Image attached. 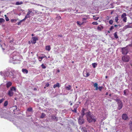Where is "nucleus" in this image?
<instances>
[{"mask_svg":"<svg viewBox=\"0 0 132 132\" xmlns=\"http://www.w3.org/2000/svg\"><path fill=\"white\" fill-rule=\"evenodd\" d=\"M103 88V87L102 86H99L98 87V89L100 91H101L102 90V89Z\"/></svg>","mask_w":132,"mask_h":132,"instance_id":"3c124183","label":"nucleus"},{"mask_svg":"<svg viewBox=\"0 0 132 132\" xmlns=\"http://www.w3.org/2000/svg\"><path fill=\"white\" fill-rule=\"evenodd\" d=\"M86 109L84 108H83L81 111V116H80L78 120V123L80 125L83 124L84 122V120L83 118L84 116L85 115Z\"/></svg>","mask_w":132,"mask_h":132,"instance_id":"20e7f679","label":"nucleus"},{"mask_svg":"<svg viewBox=\"0 0 132 132\" xmlns=\"http://www.w3.org/2000/svg\"><path fill=\"white\" fill-rule=\"evenodd\" d=\"M51 47L50 45H47L46 46V50L49 51L51 50Z\"/></svg>","mask_w":132,"mask_h":132,"instance_id":"4be33fe9","label":"nucleus"},{"mask_svg":"<svg viewBox=\"0 0 132 132\" xmlns=\"http://www.w3.org/2000/svg\"><path fill=\"white\" fill-rule=\"evenodd\" d=\"M65 87L66 89L68 90H69L71 89L72 87L70 85H68V86H67L65 85Z\"/></svg>","mask_w":132,"mask_h":132,"instance_id":"a211bd4d","label":"nucleus"},{"mask_svg":"<svg viewBox=\"0 0 132 132\" xmlns=\"http://www.w3.org/2000/svg\"><path fill=\"white\" fill-rule=\"evenodd\" d=\"M20 58L18 56V53L16 52H14L11 54L9 62L13 64L20 63Z\"/></svg>","mask_w":132,"mask_h":132,"instance_id":"f03ea898","label":"nucleus"},{"mask_svg":"<svg viewBox=\"0 0 132 132\" xmlns=\"http://www.w3.org/2000/svg\"><path fill=\"white\" fill-rule=\"evenodd\" d=\"M103 28V27L102 26H99L97 27V29L101 31Z\"/></svg>","mask_w":132,"mask_h":132,"instance_id":"c756f323","label":"nucleus"},{"mask_svg":"<svg viewBox=\"0 0 132 132\" xmlns=\"http://www.w3.org/2000/svg\"><path fill=\"white\" fill-rule=\"evenodd\" d=\"M14 94V93L13 92L9 90L8 92L7 95L10 97L12 96Z\"/></svg>","mask_w":132,"mask_h":132,"instance_id":"f3484780","label":"nucleus"},{"mask_svg":"<svg viewBox=\"0 0 132 132\" xmlns=\"http://www.w3.org/2000/svg\"><path fill=\"white\" fill-rule=\"evenodd\" d=\"M94 87H96L95 90H97L98 89V84L97 83H95L94 84Z\"/></svg>","mask_w":132,"mask_h":132,"instance_id":"5701e85b","label":"nucleus"},{"mask_svg":"<svg viewBox=\"0 0 132 132\" xmlns=\"http://www.w3.org/2000/svg\"><path fill=\"white\" fill-rule=\"evenodd\" d=\"M114 26V27H117V25H115Z\"/></svg>","mask_w":132,"mask_h":132,"instance_id":"0e129e2a","label":"nucleus"},{"mask_svg":"<svg viewBox=\"0 0 132 132\" xmlns=\"http://www.w3.org/2000/svg\"><path fill=\"white\" fill-rule=\"evenodd\" d=\"M25 20H24V19H23V20L20 21V22L21 23L23 21H24Z\"/></svg>","mask_w":132,"mask_h":132,"instance_id":"4d7b16f0","label":"nucleus"},{"mask_svg":"<svg viewBox=\"0 0 132 132\" xmlns=\"http://www.w3.org/2000/svg\"><path fill=\"white\" fill-rule=\"evenodd\" d=\"M12 83L10 81L7 82L6 84V86L7 88H9L11 86Z\"/></svg>","mask_w":132,"mask_h":132,"instance_id":"dca6fc26","label":"nucleus"},{"mask_svg":"<svg viewBox=\"0 0 132 132\" xmlns=\"http://www.w3.org/2000/svg\"><path fill=\"white\" fill-rule=\"evenodd\" d=\"M4 99L2 98L0 100V104L2 103L3 101L4 100Z\"/></svg>","mask_w":132,"mask_h":132,"instance_id":"09e8293b","label":"nucleus"},{"mask_svg":"<svg viewBox=\"0 0 132 132\" xmlns=\"http://www.w3.org/2000/svg\"><path fill=\"white\" fill-rule=\"evenodd\" d=\"M8 101H5L4 104H3V106L4 107H6L7 106V105L8 104Z\"/></svg>","mask_w":132,"mask_h":132,"instance_id":"bb28decb","label":"nucleus"},{"mask_svg":"<svg viewBox=\"0 0 132 132\" xmlns=\"http://www.w3.org/2000/svg\"><path fill=\"white\" fill-rule=\"evenodd\" d=\"M16 89L15 87L12 86L10 88V90L12 92L14 91L15 92H16Z\"/></svg>","mask_w":132,"mask_h":132,"instance_id":"aec40b11","label":"nucleus"},{"mask_svg":"<svg viewBox=\"0 0 132 132\" xmlns=\"http://www.w3.org/2000/svg\"><path fill=\"white\" fill-rule=\"evenodd\" d=\"M15 74L14 70L10 67L7 68L5 70L1 71L0 72V75L1 76L11 78H15L16 77Z\"/></svg>","mask_w":132,"mask_h":132,"instance_id":"f257e3e1","label":"nucleus"},{"mask_svg":"<svg viewBox=\"0 0 132 132\" xmlns=\"http://www.w3.org/2000/svg\"><path fill=\"white\" fill-rule=\"evenodd\" d=\"M124 29H126V28H128L127 27V25H126V26H125L124 28Z\"/></svg>","mask_w":132,"mask_h":132,"instance_id":"13d9d810","label":"nucleus"},{"mask_svg":"<svg viewBox=\"0 0 132 132\" xmlns=\"http://www.w3.org/2000/svg\"><path fill=\"white\" fill-rule=\"evenodd\" d=\"M33 112L32 109L31 107L28 108L27 110L26 113L27 115H28V112Z\"/></svg>","mask_w":132,"mask_h":132,"instance_id":"2eb2a0df","label":"nucleus"},{"mask_svg":"<svg viewBox=\"0 0 132 132\" xmlns=\"http://www.w3.org/2000/svg\"><path fill=\"white\" fill-rule=\"evenodd\" d=\"M92 65L93 67L95 68L96 66L97 65V64L96 63H92Z\"/></svg>","mask_w":132,"mask_h":132,"instance_id":"7c9ffc66","label":"nucleus"},{"mask_svg":"<svg viewBox=\"0 0 132 132\" xmlns=\"http://www.w3.org/2000/svg\"><path fill=\"white\" fill-rule=\"evenodd\" d=\"M16 20L12 19L11 20V21L12 22L15 23L16 21Z\"/></svg>","mask_w":132,"mask_h":132,"instance_id":"8fccbe9b","label":"nucleus"},{"mask_svg":"<svg viewBox=\"0 0 132 132\" xmlns=\"http://www.w3.org/2000/svg\"><path fill=\"white\" fill-rule=\"evenodd\" d=\"M9 115L4 112H0V116L1 118L9 119Z\"/></svg>","mask_w":132,"mask_h":132,"instance_id":"423d86ee","label":"nucleus"},{"mask_svg":"<svg viewBox=\"0 0 132 132\" xmlns=\"http://www.w3.org/2000/svg\"><path fill=\"white\" fill-rule=\"evenodd\" d=\"M5 88V85L3 84H2L0 85V89L3 91H4Z\"/></svg>","mask_w":132,"mask_h":132,"instance_id":"ddd939ff","label":"nucleus"},{"mask_svg":"<svg viewBox=\"0 0 132 132\" xmlns=\"http://www.w3.org/2000/svg\"><path fill=\"white\" fill-rule=\"evenodd\" d=\"M115 100L117 102L118 105V109L119 110L121 109L122 107V104L121 101L119 99H116Z\"/></svg>","mask_w":132,"mask_h":132,"instance_id":"0eeeda50","label":"nucleus"},{"mask_svg":"<svg viewBox=\"0 0 132 132\" xmlns=\"http://www.w3.org/2000/svg\"><path fill=\"white\" fill-rule=\"evenodd\" d=\"M127 89H125L124 90V95H126V92H127Z\"/></svg>","mask_w":132,"mask_h":132,"instance_id":"de8ad7c7","label":"nucleus"},{"mask_svg":"<svg viewBox=\"0 0 132 132\" xmlns=\"http://www.w3.org/2000/svg\"><path fill=\"white\" fill-rule=\"evenodd\" d=\"M3 42H0V47L2 48L3 52L4 54H9V50L6 49L7 48V46L6 43H3Z\"/></svg>","mask_w":132,"mask_h":132,"instance_id":"39448f33","label":"nucleus"},{"mask_svg":"<svg viewBox=\"0 0 132 132\" xmlns=\"http://www.w3.org/2000/svg\"><path fill=\"white\" fill-rule=\"evenodd\" d=\"M57 87H58V82H57L56 84L54 85L53 86V88H55Z\"/></svg>","mask_w":132,"mask_h":132,"instance_id":"ea45409f","label":"nucleus"},{"mask_svg":"<svg viewBox=\"0 0 132 132\" xmlns=\"http://www.w3.org/2000/svg\"><path fill=\"white\" fill-rule=\"evenodd\" d=\"M29 43V44H30L31 43H32V44H35L36 42H28Z\"/></svg>","mask_w":132,"mask_h":132,"instance_id":"603ef678","label":"nucleus"},{"mask_svg":"<svg viewBox=\"0 0 132 132\" xmlns=\"http://www.w3.org/2000/svg\"><path fill=\"white\" fill-rule=\"evenodd\" d=\"M30 17V16H29V13H27L26 15L25 16L24 19L25 20L27 18H29Z\"/></svg>","mask_w":132,"mask_h":132,"instance_id":"cd10ccee","label":"nucleus"},{"mask_svg":"<svg viewBox=\"0 0 132 132\" xmlns=\"http://www.w3.org/2000/svg\"><path fill=\"white\" fill-rule=\"evenodd\" d=\"M46 116V114L44 113H42L41 114L40 118L41 119H43Z\"/></svg>","mask_w":132,"mask_h":132,"instance_id":"a878e982","label":"nucleus"},{"mask_svg":"<svg viewBox=\"0 0 132 132\" xmlns=\"http://www.w3.org/2000/svg\"><path fill=\"white\" fill-rule=\"evenodd\" d=\"M5 19L7 21H9V20L8 17L6 16V15H5Z\"/></svg>","mask_w":132,"mask_h":132,"instance_id":"e433bc0d","label":"nucleus"},{"mask_svg":"<svg viewBox=\"0 0 132 132\" xmlns=\"http://www.w3.org/2000/svg\"><path fill=\"white\" fill-rule=\"evenodd\" d=\"M114 36L116 38H118V37L117 35V32H115L114 33Z\"/></svg>","mask_w":132,"mask_h":132,"instance_id":"4c0bfd02","label":"nucleus"},{"mask_svg":"<svg viewBox=\"0 0 132 132\" xmlns=\"http://www.w3.org/2000/svg\"><path fill=\"white\" fill-rule=\"evenodd\" d=\"M122 50V53L123 54H126L128 52V50L126 48H123Z\"/></svg>","mask_w":132,"mask_h":132,"instance_id":"4468645a","label":"nucleus"},{"mask_svg":"<svg viewBox=\"0 0 132 132\" xmlns=\"http://www.w3.org/2000/svg\"><path fill=\"white\" fill-rule=\"evenodd\" d=\"M46 56L44 54H43L41 56H38V58L39 60V61L40 62H41L42 61V60L44 57H46Z\"/></svg>","mask_w":132,"mask_h":132,"instance_id":"9b49d317","label":"nucleus"},{"mask_svg":"<svg viewBox=\"0 0 132 132\" xmlns=\"http://www.w3.org/2000/svg\"><path fill=\"white\" fill-rule=\"evenodd\" d=\"M81 130L83 132H87L86 129L85 127H83L82 128Z\"/></svg>","mask_w":132,"mask_h":132,"instance_id":"c85d7f7f","label":"nucleus"},{"mask_svg":"<svg viewBox=\"0 0 132 132\" xmlns=\"http://www.w3.org/2000/svg\"><path fill=\"white\" fill-rule=\"evenodd\" d=\"M77 23L78 25L80 26L82 25L83 23L79 21H77Z\"/></svg>","mask_w":132,"mask_h":132,"instance_id":"c9c22d12","label":"nucleus"},{"mask_svg":"<svg viewBox=\"0 0 132 132\" xmlns=\"http://www.w3.org/2000/svg\"><path fill=\"white\" fill-rule=\"evenodd\" d=\"M123 18V21L125 22H126L127 21V18L126 17H125V18Z\"/></svg>","mask_w":132,"mask_h":132,"instance_id":"79ce46f5","label":"nucleus"},{"mask_svg":"<svg viewBox=\"0 0 132 132\" xmlns=\"http://www.w3.org/2000/svg\"><path fill=\"white\" fill-rule=\"evenodd\" d=\"M13 45H14V42H9L7 47H9L10 51L11 50H13L15 49V48L13 46Z\"/></svg>","mask_w":132,"mask_h":132,"instance_id":"6e6552de","label":"nucleus"},{"mask_svg":"<svg viewBox=\"0 0 132 132\" xmlns=\"http://www.w3.org/2000/svg\"><path fill=\"white\" fill-rule=\"evenodd\" d=\"M126 16V14L125 13H123L121 17L122 18H123L126 17L125 16Z\"/></svg>","mask_w":132,"mask_h":132,"instance_id":"473e14b6","label":"nucleus"},{"mask_svg":"<svg viewBox=\"0 0 132 132\" xmlns=\"http://www.w3.org/2000/svg\"><path fill=\"white\" fill-rule=\"evenodd\" d=\"M31 36H34V34H32L31 35Z\"/></svg>","mask_w":132,"mask_h":132,"instance_id":"e2e57ef3","label":"nucleus"},{"mask_svg":"<svg viewBox=\"0 0 132 132\" xmlns=\"http://www.w3.org/2000/svg\"><path fill=\"white\" fill-rule=\"evenodd\" d=\"M127 26L128 28L132 27V26H130V25L129 24L127 25Z\"/></svg>","mask_w":132,"mask_h":132,"instance_id":"5fc2aeb1","label":"nucleus"},{"mask_svg":"<svg viewBox=\"0 0 132 132\" xmlns=\"http://www.w3.org/2000/svg\"><path fill=\"white\" fill-rule=\"evenodd\" d=\"M13 113L14 114H18V113L17 112H19L20 111V109L19 108H18L17 106L16 105H14L13 107Z\"/></svg>","mask_w":132,"mask_h":132,"instance_id":"1a4fd4ad","label":"nucleus"},{"mask_svg":"<svg viewBox=\"0 0 132 132\" xmlns=\"http://www.w3.org/2000/svg\"><path fill=\"white\" fill-rule=\"evenodd\" d=\"M31 39L33 41H36L38 40V37L36 36H35L32 37Z\"/></svg>","mask_w":132,"mask_h":132,"instance_id":"b1692460","label":"nucleus"},{"mask_svg":"<svg viewBox=\"0 0 132 132\" xmlns=\"http://www.w3.org/2000/svg\"><path fill=\"white\" fill-rule=\"evenodd\" d=\"M118 16H116L115 18V21L116 22H118Z\"/></svg>","mask_w":132,"mask_h":132,"instance_id":"c03bdc74","label":"nucleus"},{"mask_svg":"<svg viewBox=\"0 0 132 132\" xmlns=\"http://www.w3.org/2000/svg\"><path fill=\"white\" fill-rule=\"evenodd\" d=\"M113 20H111L109 21V23L110 24H113Z\"/></svg>","mask_w":132,"mask_h":132,"instance_id":"37998d69","label":"nucleus"},{"mask_svg":"<svg viewBox=\"0 0 132 132\" xmlns=\"http://www.w3.org/2000/svg\"><path fill=\"white\" fill-rule=\"evenodd\" d=\"M51 118L53 120L57 121V117L54 116H52L51 117Z\"/></svg>","mask_w":132,"mask_h":132,"instance_id":"393cba45","label":"nucleus"},{"mask_svg":"<svg viewBox=\"0 0 132 132\" xmlns=\"http://www.w3.org/2000/svg\"><path fill=\"white\" fill-rule=\"evenodd\" d=\"M82 19L83 21L85 20H86V18H83Z\"/></svg>","mask_w":132,"mask_h":132,"instance_id":"680f3d73","label":"nucleus"},{"mask_svg":"<svg viewBox=\"0 0 132 132\" xmlns=\"http://www.w3.org/2000/svg\"><path fill=\"white\" fill-rule=\"evenodd\" d=\"M114 28V27L113 26H111L110 28V30H111Z\"/></svg>","mask_w":132,"mask_h":132,"instance_id":"864d4df0","label":"nucleus"},{"mask_svg":"<svg viewBox=\"0 0 132 132\" xmlns=\"http://www.w3.org/2000/svg\"><path fill=\"white\" fill-rule=\"evenodd\" d=\"M45 86L46 87H48L50 85V84L48 82H45Z\"/></svg>","mask_w":132,"mask_h":132,"instance_id":"a19ab883","label":"nucleus"},{"mask_svg":"<svg viewBox=\"0 0 132 132\" xmlns=\"http://www.w3.org/2000/svg\"><path fill=\"white\" fill-rule=\"evenodd\" d=\"M17 24L18 25H20L21 24V23L20 22H18V23H17Z\"/></svg>","mask_w":132,"mask_h":132,"instance_id":"bf43d9fd","label":"nucleus"},{"mask_svg":"<svg viewBox=\"0 0 132 132\" xmlns=\"http://www.w3.org/2000/svg\"><path fill=\"white\" fill-rule=\"evenodd\" d=\"M85 114L86 115L87 120L88 122L89 123L93 122H96V119L95 117L89 111H87L86 110L85 113Z\"/></svg>","mask_w":132,"mask_h":132,"instance_id":"7ed1b4c3","label":"nucleus"},{"mask_svg":"<svg viewBox=\"0 0 132 132\" xmlns=\"http://www.w3.org/2000/svg\"><path fill=\"white\" fill-rule=\"evenodd\" d=\"M22 72L24 74H27L28 72V70L26 69L23 68L22 69Z\"/></svg>","mask_w":132,"mask_h":132,"instance_id":"412c9836","label":"nucleus"},{"mask_svg":"<svg viewBox=\"0 0 132 132\" xmlns=\"http://www.w3.org/2000/svg\"><path fill=\"white\" fill-rule=\"evenodd\" d=\"M61 19V17L60 16H58V19Z\"/></svg>","mask_w":132,"mask_h":132,"instance_id":"69168bd1","label":"nucleus"},{"mask_svg":"<svg viewBox=\"0 0 132 132\" xmlns=\"http://www.w3.org/2000/svg\"><path fill=\"white\" fill-rule=\"evenodd\" d=\"M41 66L42 67V68L43 69H45L46 68V67L44 65V64L43 63L41 65Z\"/></svg>","mask_w":132,"mask_h":132,"instance_id":"72a5a7b5","label":"nucleus"},{"mask_svg":"<svg viewBox=\"0 0 132 132\" xmlns=\"http://www.w3.org/2000/svg\"><path fill=\"white\" fill-rule=\"evenodd\" d=\"M92 24L94 25H97L98 23L97 22H94L92 23Z\"/></svg>","mask_w":132,"mask_h":132,"instance_id":"49530a36","label":"nucleus"},{"mask_svg":"<svg viewBox=\"0 0 132 132\" xmlns=\"http://www.w3.org/2000/svg\"><path fill=\"white\" fill-rule=\"evenodd\" d=\"M98 17H96L93 16V19L96 20H97L99 19Z\"/></svg>","mask_w":132,"mask_h":132,"instance_id":"a18cd8bd","label":"nucleus"},{"mask_svg":"<svg viewBox=\"0 0 132 132\" xmlns=\"http://www.w3.org/2000/svg\"><path fill=\"white\" fill-rule=\"evenodd\" d=\"M5 20L4 19L2 18H0V23H2L4 22Z\"/></svg>","mask_w":132,"mask_h":132,"instance_id":"f704fd0d","label":"nucleus"},{"mask_svg":"<svg viewBox=\"0 0 132 132\" xmlns=\"http://www.w3.org/2000/svg\"><path fill=\"white\" fill-rule=\"evenodd\" d=\"M78 105L79 104H76L75 105V106H76V107L74 108L73 110H72V111L73 112L75 113H76L77 108L78 107Z\"/></svg>","mask_w":132,"mask_h":132,"instance_id":"6ab92c4d","label":"nucleus"},{"mask_svg":"<svg viewBox=\"0 0 132 132\" xmlns=\"http://www.w3.org/2000/svg\"><path fill=\"white\" fill-rule=\"evenodd\" d=\"M130 128L131 130L132 131V124H131L130 125Z\"/></svg>","mask_w":132,"mask_h":132,"instance_id":"6e6d98bb","label":"nucleus"},{"mask_svg":"<svg viewBox=\"0 0 132 132\" xmlns=\"http://www.w3.org/2000/svg\"><path fill=\"white\" fill-rule=\"evenodd\" d=\"M79 103V104H80L81 103V102H77V103Z\"/></svg>","mask_w":132,"mask_h":132,"instance_id":"338daca9","label":"nucleus"},{"mask_svg":"<svg viewBox=\"0 0 132 132\" xmlns=\"http://www.w3.org/2000/svg\"><path fill=\"white\" fill-rule=\"evenodd\" d=\"M122 119L125 120H127L128 119V116L126 114H122Z\"/></svg>","mask_w":132,"mask_h":132,"instance_id":"f8f14e48","label":"nucleus"},{"mask_svg":"<svg viewBox=\"0 0 132 132\" xmlns=\"http://www.w3.org/2000/svg\"><path fill=\"white\" fill-rule=\"evenodd\" d=\"M70 105H72V103H70Z\"/></svg>","mask_w":132,"mask_h":132,"instance_id":"774afa93","label":"nucleus"},{"mask_svg":"<svg viewBox=\"0 0 132 132\" xmlns=\"http://www.w3.org/2000/svg\"><path fill=\"white\" fill-rule=\"evenodd\" d=\"M31 12H31V11H29L28 12H27V13H29V15H30V13H31Z\"/></svg>","mask_w":132,"mask_h":132,"instance_id":"052dcab7","label":"nucleus"},{"mask_svg":"<svg viewBox=\"0 0 132 132\" xmlns=\"http://www.w3.org/2000/svg\"><path fill=\"white\" fill-rule=\"evenodd\" d=\"M86 75L85 76L86 77H88L89 75L90 74L88 72H86V73H85Z\"/></svg>","mask_w":132,"mask_h":132,"instance_id":"58836bf2","label":"nucleus"},{"mask_svg":"<svg viewBox=\"0 0 132 132\" xmlns=\"http://www.w3.org/2000/svg\"><path fill=\"white\" fill-rule=\"evenodd\" d=\"M122 60L124 62H128L129 60V56L127 55L124 56L122 57Z\"/></svg>","mask_w":132,"mask_h":132,"instance_id":"9d476101","label":"nucleus"},{"mask_svg":"<svg viewBox=\"0 0 132 132\" xmlns=\"http://www.w3.org/2000/svg\"><path fill=\"white\" fill-rule=\"evenodd\" d=\"M23 2L22 1H21L20 2H17L15 3V4L16 5H19L22 4H23Z\"/></svg>","mask_w":132,"mask_h":132,"instance_id":"2f4dec72","label":"nucleus"}]
</instances>
